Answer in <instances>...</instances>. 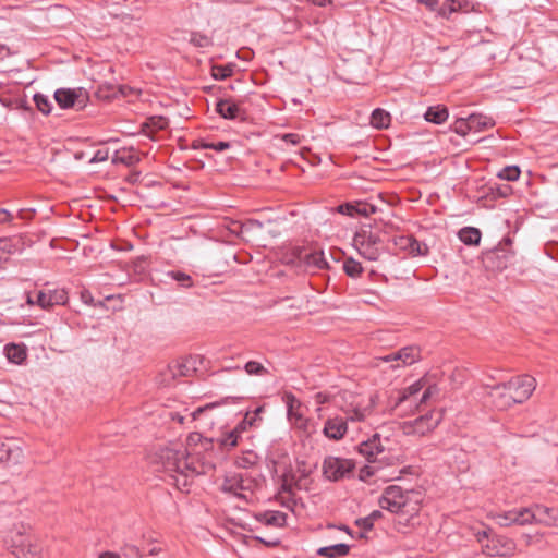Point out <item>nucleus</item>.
I'll return each instance as SVG.
<instances>
[{
    "label": "nucleus",
    "mask_w": 558,
    "mask_h": 558,
    "mask_svg": "<svg viewBox=\"0 0 558 558\" xmlns=\"http://www.w3.org/2000/svg\"><path fill=\"white\" fill-rule=\"evenodd\" d=\"M197 441L189 447L171 444L155 448L148 456L149 465L155 472L163 473L165 480L172 481L179 490H184L194 477L207 474L216 468L214 441L199 434L190 437Z\"/></svg>",
    "instance_id": "f257e3e1"
},
{
    "label": "nucleus",
    "mask_w": 558,
    "mask_h": 558,
    "mask_svg": "<svg viewBox=\"0 0 558 558\" xmlns=\"http://www.w3.org/2000/svg\"><path fill=\"white\" fill-rule=\"evenodd\" d=\"M422 493L403 490L400 486L390 485L385 488L379 499V506L399 515L398 525L414 526L422 502Z\"/></svg>",
    "instance_id": "f03ea898"
},
{
    "label": "nucleus",
    "mask_w": 558,
    "mask_h": 558,
    "mask_svg": "<svg viewBox=\"0 0 558 558\" xmlns=\"http://www.w3.org/2000/svg\"><path fill=\"white\" fill-rule=\"evenodd\" d=\"M475 538L487 557H511L517 549L513 539L496 534L490 527L475 533Z\"/></svg>",
    "instance_id": "7ed1b4c3"
},
{
    "label": "nucleus",
    "mask_w": 558,
    "mask_h": 558,
    "mask_svg": "<svg viewBox=\"0 0 558 558\" xmlns=\"http://www.w3.org/2000/svg\"><path fill=\"white\" fill-rule=\"evenodd\" d=\"M353 245L360 255L368 260H377L384 250V242L379 232L373 231L371 226H364L356 231Z\"/></svg>",
    "instance_id": "20e7f679"
},
{
    "label": "nucleus",
    "mask_w": 558,
    "mask_h": 558,
    "mask_svg": "<svg viewBox=\"0 0 558 558\" xmlns=\"http://www.w3.org/2000/svg\"><path fill=\"white\" fill-rule=\"evenodd\" d=\"M376 395H372L367 401H364L356 396H351V399L340 407V411L344 415L343 418L347 420V423L364 422L373 414L376 405Z\"/></svg>",
    "instance_id": "39448f33"
},
{
    "label": "nucleus",
    "mask_w": 558,
    "mask_h": 558,
    "mask_svg": "<svg viewBox=\"0 0 558 558\" xmlns=\"http://www.w3.org/2000/svg\"><path fill=\"white\" fill-rule=\"evenodd\" d=\"M512 239L504 238L497 247L485 254L484 262L487 268L501 271L512 262L514 252L512 251Z\"/></svg>",
    "instance_id": "423d86ee"
},
{
    "label": "nucleus",
    "mask_w": 558,
    "mask_h": 558,
    "mask_svg": "<svg viewBox=\"0 0 558 558\" xmlns=\"http://www.w3.org/2000/svg\"><path fill=\"white\" fill-rule=\"evenodd\" d=\"M504 384L514 399L515 404L527 401L537 386L536 379L529 374L513 376Z\"/></svg>",
    "instance_id": "0eeeda50"
},
{
    "label": "nucleus",
    "mask_w": 558,
    "mask_h": 558,
    "mask_svg": "<svg viewBox=\"0 0 558 558\" xmlns=\"http://www.w3.org/2000/svg\"><path fill=\"white\" fill-rule=\"evenodd\" d=\"M441 421V414L435 411H428L424 415L416 417L413 421L403 422L401 430L408 436H424L438 426Z\"/></svg>",
    "instance_id": "6e6552de"
},
{
    "label": "nucleus",
    "mask_w": 558,
    "mask_h": 558,
    "mask_svg": "<svg viewBox=\"0 0 558 558\" xmlns=\"http://www.w3.org/2000/svg\"><path fill=\"white\" fill-rule=\"evenodd\" d=\"M54 100L62 109H84L89 100V94L86 89L78 88H59L54 92Z\"/></svg>",
    "instance_id": "1a4fd4ad"
},
{
    "label": "nucleus",
    "mask_w": 558,
    "mask_h": 558,
    "mask_svg": "<svg viewBox=\"0 0 558 558\" xmlns=\"http://www.w3.org/2000/svg\"><path fill=\"white\" fill-rule=\"evenodd\" d=\"M355 468V463L351 459L327 457L323 462V474L329 480L337 482L350 475Z\"/></svg>",
    "instance_id": "9d476101"
},
{
    "label": "nucleus",
    "mask_w": 558,
    "mask_h": 558,
    "mask_svg": "<svg viewBox=\"0 0 558 558\" xmlns=\"http://www.w3.org/2000/svg\"><path fill=\"white\" fill-rule=\"evenodd\" d=\"M68 301V291L63 288H45L36 292V305L46 311L52 310L56 305H65Z\"/></svg>",
    "instance_id": "9b49d317"
},
{
    "label": "nucleus",
    "mask_w": 558,
    "mask_h": 558,
    "mask_svg": "<svg viewBox=\"0 0 558 558\" xmlns=\"http://www.w3.org/2000/svg\"><path fill=\"white\" fill-rule=\"evenodd\" d=\"M283 400L287 404V415L289 422L295 428L306 432L308 427V418H306L301 411V401L292 392H286Z\"/></svg>",
    "instance_id": "f8f14e48"
},
{
    "label": "nucleus",
    "mask_w": 558,
    "mask_h": 558,
    "mask_svg": "<svg viewBox=\"0 0 558 558\" xmlns=\"http://www.w3.org/2000/svg\"><path fill=\"white\" fill-rule=\"evenodd\" d=\"M380 360L386 363L399 361L401 362L396 366L393 365L392 368L399 366H410L421 360V349L417 345H408L401 348L397 352L381 356Z\"/></svg>",
    "instance_id": "ddd939ff"
},
{
    "label": "nucleus",
    "mask_w": 558,
    "mask_h": 558,
    "mask_svg": "<svg viewBox=\"0 0 558 558\" xmlns=\"http://www.w3.org/2000/svg\"><path fill=\"white\" fill-rule=\"evenodd\" d=\"M12 548V553L19 558H41V547L24 534H17Z\"/></svg>",
    "instance_id": "4468645a"
},
{
    "label": "nucleus",
    "mask_w": 558,
    "mask_h": 558,
    "mask_svg": "<svg viewBox=\"0 0 558 558\" xmlns=\"http://www.w3.org/2000/svg\"><path fill=\"white\" fill-rule=\"evenodd\" d=\"M487 395L492 404L499 411H506L515 404L514 399L510 396L509 390L504 383L493 386L486 385Z\"/></svg>",
    "instance_id": "2eb2a0df"
},
{
    "label": "nucleus",
    "mask_w": 558,
    "mask_h": 558,
    "mask_svg": "<svg viewBox=\"0 0 558 558\" xmlns=\"http://www.w3.org/2000/svg\"><path fill=\"white\" fill-rule=\"evenodd\" d=\"M22 459L23 450L13 439L0 438V463L13 466L20 464Z\"/></svg>",
    "instance_id": "dca6fc26"
},
{
    "label": "nucleus",
    "mask_w": 558,
    "mask_h": 558,
    "mask_svg": "<svg viewBox=\"0 0 558 558\" xmlns=\"http://www.w3.org/2000/svg\"><path fill=\"white\" fill-rule=\"evenodd\" d=\"M336 211L349 217H368L377 211V207L371 203L356 201L348 202L337 206Z\"/></svg>",
    "instance_id": "f3484780"
},
{
    "label": "nucleus",
    "mask_w": 558,
    "mask_h": 558,
    "mask_svg": "<svg viewBox=\"0 0 558 558\" xmlns=\"http://www.w3.org/2000/svg\"><path fill=\"white\" fill-rule=\"evenodd\" d=\"M348 433V423L343 416L329 417L324 425L323 434L331 440H341Z\"/></svg>",
    "instance_id": "a211bd4d"
},
{
    "label": "nucleus",
    "mask_w": 558,
    "mask_h": 558,
    "mask_svg": "<svg viewBox=\"0 0 558 558\" xmlns=\"http://www.w3.org/2000/svg\"><path fill=\"white\" fill-rule=\"evenodd\" d=\"M395 243L399 248L407 251L413 257L425 256L429 251L425 243L417 241L413 235L398 236Z\"/></svg>",
    "instance_id": "6ab92c4d"
},
{
    "label": "nucleus",
    "mask_w": 558,
    "mask_h": 558,
    "mask_svg": "<svg viewBox=\"0 0 558 558\" xmlns=\"http://www.w3.org/2000/svg\"><path fill=\"white\" fill-rule=\"evenodd\" d=\"M246 483H248V481L244 480L242 474L233 473L225 477L221 488L226 493L245 498L243 492L250 488Z\"/></svg>",
    "instance_id": "aec40b11"
},
{
    "label": "nucleus",
    "mask_w": 558,
    "mask_h": 558,
    "mask_svg": "<svg viewBox=\"0 0 558 558\" xmlns=\"http://www.w3.org/2000/svg\"><path fill=\"white\" fill-rule=\"evenodd\" d=\"M359 452L365 457L368 462H375L378 454L384 452V446L379 434H374L372 438L363 441L357 447Z\"/></svg>",
    "instance_id": "412c9836"
},
{
    "label": "nucleus",
    "mask_w": 558,
    "mask_h": 558,
    "mask_svg": "<svg viewBox=\"0 0 558 558\" xmlns=\"http://www.w3.org/2000/svg\"><path fill=\"white\" fill-rule=\"evenodd\" d=\"M214 450L216 453V461L218 460V453L229 452L239 445L241 437L235 434L232 429L223 432L217 439H213Z\"/></svg>",
    "instance_id": "4be33fe9"
},
{
    "label": "nucleus",
    "mask_w": 558,
    "mask_h": 558,
    "mask_svg": "<svg viewBox=\"0 0 558 558\" xmlns=\"http://www.w3.org/2000/svg\"><path fill=\"white\" fill-rule=\"evenodd\" d=\"M216 112L223 119L228 120H235L241 116V113H244L240 106L231 98L219 99L216 104Z\"/></svg>",
    "instance_id": "5701e85b"
},
{
    "label": "nucleus",
    "mask_w": 558,
    "mask_h": 558,
    "mask_svg": "<svg viewBox=\"0 0 558 558\" xmlns=\"http://www.w3.org/2000/svg\"><path fill=\"white\" fill-rule=\"evenodd\" d=\"M258 522L275 527H283L287 524V514L281 511L268 510L256 514Z\"/></svg>",
    "instance_id": "b1692460"
},
{
    "label": "nucleus",
    "mask_w": 558,
    "mask_h": 558,
    "mask_svg": "<svg viewBox=\"0 0 558 558\" xmlns=\"http://www.w3.org/2000/svg\"><path fill=\"white\" fill-rule=\"evenodd\" d=\"M141 160L140 156L136 154V151L133 148H122L119 150H116V153L112 156V163L118 165H124L126 167H132L138 163Z\"/></svg>",
    "instance_id": "393cba45"
},
{
    "label": "nucleus",
    "mask_w": 558,
    "mask_h": 558,
    "mask_svg": "<svg viewBox=\"0 0 558 558\" xmlns=\"http://www.w3.org/2000/svg\"><path fill=\"white\" fill-rule=\"evenodd\" d=\"M173 378L189 377L195 372V367L191 363V359L178 360L168 366Z\"/></svg>",
    "instance_id": "a878e982"
},
{
    "label": "nucleus",
    "mask_w": 558,
    "mask_h": 558,
    "mask_svg": "<svg viewBox=\"0 0 558 558\" xmlns=\"http://www.w3.org/2000/svg\"><path fill=\"white\" fill-rule=\"evenodd\" d=\"M448 117V108L445 105L430 106L424 113L425 120L435 124H442Z\"/></svg>",
    "instance_id": "bb28decb"
},
{
    "label": "nucleus",
    "mask_w": 558,
    "mask_h": 558,
    "mask_svg": "<svg viewBox=\"0 0 558 558\" xmlns=\"http://www.w3.org/2000/svg\"><path fill=\"white\" fill-rule=\"evenodd\" d=\"M7 359L15 364H22L27 357L26 347L24 344L9 343L4 347Z\"/></svg>",
    "instance_id": "cd10ccee"
},
{
    "label": "nucleus",
    "mask_w": 558,
    "mask_h": 558,
    "mask_svg": "<svg viewBox=\"0 0 558 558\" xmlns=\"http://www.w3.org/2000/svg\"><path fill=\"white\" fill-rule=\"evenodd\" d=\"M536 521H541V519H537V514L532 508L513 509L512 525H526Z\"/></svg>",
    "instance_id": "c85d7f7f"
},
{
    "label": "nucleus",
    "mask_w": 558,
    "mask_h": 558,
    "mask_svg": "<svg viewBox=\"0 0 558 558\" xmlns=\"http://www.w3.org/2000/svg\"><path fill=\"white\" fill-rule=\"evenodd\" d=\"M350 546L343 543L320 547L317 549V555L327 558H338L349 555Z\"/></svg>",
    "instance_id": "c756f323"
},
{
    "label": "nucleus",
    "mask_w": 558,
    "mask_h": 558,
    "mask_svg": "<svg viewBox=\"0 0 558 558\" xmlns=\"http://www.w3.org/2000/svg\"><path fill=\"white\" fill-rule=\"evenodd\" d=\"M390 113L381 108H376L371 114V125L375 129H387L390 125Z\"/></svg>",
    "instance_id": "7c9ffc66"
},
{
    "label": "nucleus",
    "mask_w": 558,
    "mask_h": 558,
    "mask_svg": "<svg viewBox=\"0 0 558 558\" xmlns=\"http://www.w3.org/2000/svg\"><path fill=\"white\" fill-rule=\"evenodd\" d=\"M458 235L460 241L466 245H478L482 233L477 228L464 227L459 231Z\"/></svg>",
    "instance_id": "2f4dec72"
},
{
    "label": "nucleus",
    "mask_w": 558,
    "mask_h": 558,
    "mask_svg": "<svg viewBox=\"0 0 558 558\" xmlns=\"http://www.w3.org/2000/svg\"><path fill=\"white\" fill-rule=\"evenodd\" d=\"M169 125V121L167 118L158 116V117H151L148 119V121L144 124V132L153 136V133L156 131H161L167 129Z\"/></svg>",
    "instance_id": "473e14b6"
},
{
    "label": "nucleus",
    "mask_w": 558,
    "mask_h": 558,
    "mask_svg": "<svg viewBox=\"0 0 558 558\" xmlns=\"http://www.w3.org/2000/svg\"><path fill=\"white\" fill-rule=\"evenodd\" d=\"M469 124L471 125V131L480 132L494 126V121L482 114H470Z\"/></svg>",
    "instance_id": "72a5a7b5"
},
{
    "label": "nucleus",
    "mask_w": 558,
    "mask_h": 558,
    "mask_svg": "<svg viewBox=\"0 0 558 558\" xmlns=\"http://www.w3.org/2000/svg\"><path fill=\"white\" fill-rule=\"evenodd\" d=\"M234 68V63L215 64L211 66V76L215 80H226L233 75Z\"/></svg>",
    "instance_id": "f704fd0d"
},
{
    "label": "nucleus",
    "mask_w": 558,
    "mask_h": 558,
    "mask_svg": "<svg viewBox=\"0 0 558 558\" xmlns=\"http://www.w3.org/2000/svg\"><path fill=\"white\" fill-rule=\"evenodd\" d=\"M424 381L423 379H418L414 384L410 385L409 387L404 388L400 396L398 397V401L396 405H400L403 402H405L411 397L417 395L423 388H424Z\"/></svg>",
    "instance_id": "c9c22d12"
},
{
    "label": "nucleus",
    "mask_w": 558,
    "mask_h": 558,
    "mask_svg": "<svg viewBox=\"0 0 558 558\" xmlns=\"http://www.w3.org/2000/svg\"><path fill=\"white\" fill-rule=\"evenodd\" d=\"M235 400H236V398H234V397H226V398H222L220 401L207 403L204 407H199L190 414L192 417V421L197 420L199 417V415L207 410H211V409L217 408L222 404L234 403Z\"/></svg>",
    "instance_id": "e433bc0d"
},
{
    "label": "nucleus",
    "mask_w": 558,
    "mask_h": 558,
    "mask_svg": "<svg viewBox=\"0 0 558 558\" xmlns=\"http://www.w3.org/2000/svg\"><path fill=\"white\" fill-rule=\"evenodd\" d=\"M306 264L313 266L316 269L328 268V263L323 252H313L305 256Z\"/></svg>",
    "instance_id": "4c0bfd02"
},
{
    "label": "nucleus",
    "mask_w": 558,
    "mask_h": 558,
    "mask_svg": "<svg viewBox=\"0 0 558 558\" xmlns=\"http://www.w3.org/2000/svg\"><path fill=\"white\" fill-rule=\"evenodd\" d=\"M343 270L347 276L356 278L363 272V267L360 262L350 257L343 262Z\"/></svg>",
    "instance_id": "58836bf2"
},
{
    "label": "nucleus",
    "mask_w": 558,
    "mask_h": 558,
    "mask_svg": "<svg viewBox=\"0 0 558 558\" xmlns=\"http://www.w3.org/2000/svg\"><path fill=\"white\" fill-rule=\"evenodd\" d=\"M244 371L251 376H266L269 374L268 369L257 361L246 362Z\"/></svg>",
    "instance_id": "ea45409f"
},
{
    "label": "nucleus",
    "mask_w": 558,
    "mask_h": 558,
    "mask_svg": "<svg viewBox=\"0 0 558 558\" xmlns=\"http://www.w3.org/2000/svg\"><path fill=\"white\" fill-rule=\"evenodd\" d=\"M34 102L36 105V108L44 114H49L52 109V105L47 96L37 93L34 95Z\"/></svg>",
    "instance_id": "a19ab883"
},
{
    "label": "nucleus",
    "mask_w": 558,
    "mask_h": 558,
    "mask_svg": "<svg viewBox=\"0 0 558 558\" xmlns=\"http://www.w3.org/2000/svg\"><path fill=\"white\" fill-rule=\"evenodd\" d=\"M489 517L494 519L500 526L508 527L512 525L513 509L509 511L490 513Z\"/></svg>",
    "instance_id": "79ce46f5"
},
{
    "label": "nucleus",
    "mask_w": 558,
    "mask_h": 558,
    "mask_svg": "<svg viewBox=\"0 0 558 558\" xmlns=\"http://www.w3.org/2000/svg\"><path fill=\"white\" fill-rule=\"evenodd\" d=\"M521 174L518 166H507L500 170L498 177L507 181H517Z\"/></svg>",
    "instance_id": "37998d69"
},
{
    "label": "nucleus",
    "mask_w": 558,
    "mask_h": 558,
    "mask_svg": "<svg viewBox=\"0 0 558 558\" xmlns=\"http://www.w3.org/2000/svg\"><path fill=\"white\" fill-rule=\"evenodd\" d=\"M452 131L461 136H465L471 132V125L469 124V117L468 118H460L457 119L452 126Z\"/></svg>",
    "instance_id": "c03bdc74"
},
{
    "label": "nucleus",
    "mask_w": 558,
    "mask_h": 558,
    "mask_svg": "<svg viewBox=\"0 0 558 558\" xmlns=\"http://www.w3.org/2000/svg\"><path fill=\"white\" fill-rule=\"evenodd\" d=\"M169 276L184 288H191L193 286L192 277L183 271L172 270L169 272Z\"/></svg>",
    "instance_id": "a18cd8bd"
},
{
    "label": "nucleus",
    "mask_w": 558,
    "mask_h": 558,
    "mask_svg": "<svg viewBox=\"0 0 558 558\" xmlns=\"http://www.w3.org/2000/svg\"><path fill=\"white\" fill-rule=\"evenodd\" d=\"M199 147L205 149H213L216 151H223L226 149H229L231 147V144L229 142L218 141V142H205L202 141L199 144Z\"/></svg>",
    "instance_id": "49530a36"
},
{
    "label": "nucleus",
    "mask_w": 558,
    "mask_h": 558,
    "mask_svg": "<svg viewBox=\"0 0 558 558\" xmlns=\"http://www.w3.org/2000/svg\"><path fill=\"white\" fill-rule=\"evenodd\" d=\"M281 487L280 493H287L289 495H293V487L295 486L294 475L292 474H283L281 477Z\"/></svg>",
    "instance_id": "de8ad7c7"
},
{
    "label": "nucleus",
    "mask_w": 558,
    "mask_h": 558,
    "mask_svg": "<svg viewBox=\"0 0 558 558\" xmlns=\"http://www.w3.org/2000/svg\"><path fill=\"white\" fill-rule=\"evenodd\" d=\"M191 43L196 47H208L211 45V40L208 36L203 34H193L191 38Z\"/></svg>",
    "instance_id": "09e8293b"
},
{
    "label": "nucleus",
    "mask_w": 558,
    "mask_h": 558,
    "mask_svg": "<svg viewBox=\"0 0 558 558\" xmlns=\"http://www.w3.org/2000/svg\"><path fill=\"white\" fill-rule=\"evenodd\" d=\"M251 426H253V423L248 420V414H245L244 418L239 422L232 430L241 437L247 427Z\"/></svg>",
    "instance_id": "8fccbe9b"
},
{
    "label": "nucleus",
    "mask_w": 558,
    "mask_h": 558,
    "mask_svg": "<svg viewBox=\"0 0 558 558\" xmlns=\"http://www.w3.org/2000/svg\"><path fill=\"white\" fill-rule=\"evenodd\" d=\"M109 158V149L108 148H100L96 150L92 159L89 160L90 163H97V162H104L108 160Z\"/></svg>",
    "instance_id": "3c124183"
},
{
    "label": "nucleus",
    "mask_w": 558,
    "mask_h": 558,
    "mask_svg": "<svg viewBox=\"0 0 558 558\" xmlns=\"http://www.w3.org/2000/svg\"><path fill=\"white\" fill-rule=\"evenodd\" d=\"M439 392V389L436 385H430L428 386L422 397H421V400H420V404L416 405V408L418 409V407L422 404V403H425L427 402L428 399H430L434 395L438 393Z\"/></svg>",
    "instance_id": "603ef678"
},
{
    "label": "nucleus",
    "mask_w": 558,
    "mask_h": 558,
    "mask_svg": "<svg viewBox=\"0 0 558 558\" xmlns=\"http://www.w3.org/2000/svg\"><path fill=\"white\" fill-rule=\"evenodd\" d=\"M257 456L253 452H247L246 457H242L238 460V464L242 468H247L256 463Z\"/></svg>",
    "instance_id": "864d4df0"
},
{
    "label": "nucleus",
    "mask_w": 558,
    "mask_h": 558,
    "mask_svg": "<svg viewBox=\"0 0 558 558\" xmlns=\"http://www.w3.org/2000/svg\"><path fill=\"white\" fill-rule=\"evenodd\" d=\"M355 524L364 531H371L374 526L373 517L360 518Z\"/></svg>",
    "instance_id": "5fc2aeb1"
},
{
    "label": "nucleus",
    "mask_w": 558,
    "mask_h": 558,
    "mask_svg": "<svg viewBox=\"0 0 558 558\" xmlns=\"http://www.w3.org/2000/svg\"><path fill=\"white\" fill-rule=\"evenodd\" d=\"M303 136L298 133H286L282 135V141L287 144L299 145L302 142Z\"/></svg>",
    "instance_id": "6e6d98bb"
},
{
    "label": "nucleus",
    "mask_w": 558,
    "mask_h": 558,
    "mask_svg": "<svg viewBox=\"0 0 558 558\" xmlns=\"http://www.w3.org/2000/svg\"><path fill=\"white\" fill-rule=\"evenodd\" d=\"M314 399L317 404L323 405L330 401V395L326 392H317Z\"/></svg>",
    "instance_id": "4d7b16f0"
},
{
    "label": "nucleus",
    "mask_w": 558,
    "mask_h": 558,
    "mask_svg": "<svg viewBox=\"0 0 558 558\" xmlns=\"http://www.w3.org/2000/svg\"><path fill=\"white\" fill-rule=\"evenodd\" d=\"M418 3L424 4L429 11H436L438 9V0H418Z\"/></svg>",
    "instance_id": "13d9d810"
},
{
    "label": "nucleus",
    "mask_w": 558,
    "mask_h": 558,
    "mask_svg": "<svg viewBox=\"0 0 558 558\" xmlns=\"http://www.w3.org/2000/svg\"><path fill=\"white\" fill-rule=\"evenodd\" d=\"M13 219V216L11 213H9L7 209H0V223H8Z\"/></svg>",
    "instance_id": "bf43d9fd"
},
{
    "label": "nucleus",
    "mask_w": 558,
    "mask_h": 558,
    "mask_svg": "<svg viewBox=\"0 0 558 558\" xmlns=\"http://www.w3.org/2000/svg\"><path fill=\"white\" fill-rule=\"evenodd\" d=\"M262 411H263V407H258L255 409V411L253 413H247L248 420L253 423V425H255L257 420H260L258 415Z\"/></svg>",
    "instance_id": "052dcab7"
},
{
    "label": "nucleus",
    "mask_w": 558,
    "mask_h": 558,
    "mask_svg": "<svg viewBox=\"0 0 558 558\" xmlns=\"http://www.w3.org/2000/svg\"><path fill=\"white\" fill-rule=\"evenodd\" d=\"M256 539L259 542V543H263L265 544L267 547L269 548H274V547H277L279 546L280 544V541L279 539H274V541H265L263 539L262 537H256Z\"/></svg>",
    "instance_id": "680f3d73"
},
{
    "label": "nucleus",
    "mask_w": 558,
    "mask_h": 558,
    "mask_svg": "<svg viewBox=\"0 0 558 558\" xmlns=\"http://www.w3.org/2000/svg\"><path fill=\"white\" fill-rule=\"evenodd\" d=\"M374 474L373 470L369 466H364L361 470L360 477L364 480L365 476H372Z\"/></svg>",
    "instance_id": "e2e57ef3"
},
{
    "label": "nucleus",
    "mask_w": 558,
    "mask_h": 558,
    "mask_svg": "<svg viewBox=\"0 0 558 558\" xmlns=\"http://www.w3.org/2000/svg\"><path fill=\"white\" fill-rule=\"evenodd\" d=\"M99 558H121L119 554L113 551H104L99 555Z\"/></svg>",
    "instance_id": "0e129e2a"
},
{
    "label": "nucleus",
    "mask_w": 558,
    "mask_h": 558,
    "mask_svg": "<svg viewBox=\"0 0 558 558\" xmlns=\"http://www.w3.org/2000/svg\"><path fill=\"white\" fill-rule=\"evenodd\" d=\"M35 300H36V292H34V293L28 292V293H27V296H26V302H27V304H29V305H36Z\"/></svg>",
    "instance_id": "69168bd1"
},
{
    "label": "nucleus",
    "mask_w": 558,
    "mask_h": 558,
    "mask_svg": "<svg viewBox=\"0 0 558 558\" xmlns=\"http://www.w3.org/2000/svg\"><path fill=\"white\" fill-rule=\"evenodd\" d=\"M171 418L180 424L184 423V416H182L180 413H171Z\"/></svg>",
    "instance_id": "338daca9"
},
{
    "label": "nucleus",
    "mask_w": 558,
    "mask_h": 558,
    "mask_svg": "<svg viewBox=\"0 0 558 558\" xmlns=\"http://www.w3.org/2000/svg\"><path fill=\"white\" fill-rule=\"evenodd\" d=\"M313 3L318 7H326L332 3V0H313Z\"/></svg>",
    "instance_id": "774afa93"
}]
</instances>
